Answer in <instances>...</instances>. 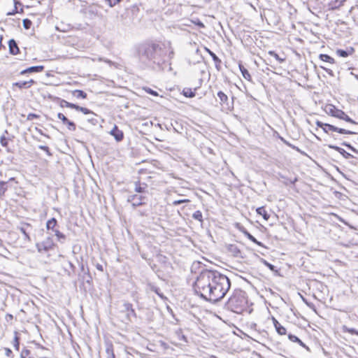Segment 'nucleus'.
<instances>
[{
    "instance_id": "nucleus-24",
    "label": "nucleus",
    "mask_w": 358,
    "mask_h": 358,
    "mask_svg": "<svg viewBox=\"0 0 358 358\" xmlns=\"http://www.w3.org/2000/svg\"><path fill=\"white\" fill-rule=\"evenodd\" d=\"M196 88L192 90V88L189 87H185L182 90V94L185 97L193 98L196 96Z\"/></svg>"
},
{
    "instance_id": "nucleus-32",
    "label": "nucleus",
    "mask_w": 358,
    "mask_h": 358,
    "mask_svg": "<svg viewBox=\"0 0 358 358\" xmlns=\"http://www.w3.org/2000/svg\"><path fill=\"white\" fill-rule=\"evenodd\" d=\"M63 124L66 125L68 129L70 131H74L76 129V124L73 122L69 120V119H67L66 120H64V122Z\"/></svg>"
},
{
    "instance_id": "nucleus-51",
    "label": "nucleus",
    "mask_w": 358,
    "mask_h": 358,
    "mask_svg": "<svg viewBox=\"0 0 358 358\" xmlns=\"http://www.w3.org/2000/svg\"><path fill=\"white\" fill-rule=\"evenodd\" d=\"M288 338L289 341H291L292 342H294V343H297V342H299V338H298L295 335H293L292 334H288Z\"/></svg>"
},
{
    "instance_id": "nucleus-20",
    "label": "nucleus",
    "mask_w": 358,
    "mask_h": 358,
    "mask_svg": "<svg viewBox=\"0 0 358 358\" xmlns=\"http://www.w3.org/2000/svg\"><path fill=\"white\" fill-rule=\"evenodd\" d=\"M173 336L177 339V341L180 343H187V337L183 334L182 330L181 329H178L174 331Z\"/></svg>"
},
{
    "instance_id": "nucleus-2",
    "label": "nucleus",
    "mask_w": 358,
    "mask_h": 358,
    "mask_svg": "<svg viewBox=\"0 0 358 358\" xmlns=\"http://www.w3.org/2000/svg\"><path fill=\"white\" fill-rule=\"evenodd\" d=\"M136 50L139 62L144 66L164 70L166 53L159 44L142 43L136 45Z\"/></svg>"
},
{
    "instance_id": "nucleus-52",
    "label": "nucleus",
    "mask_w": 358,
    "mask_h": 358,
    "mask_svg": "<svg viewBox=\"0 0 358 358\" xmlns=\"http://www.w3.org/2000/svg\"><path fill=\"white\" fill-rule=\"evenodd\" d=\"M38 148L40 150H42L45 151L47 153L48 155H49V156L52 155V153L50 152V149H49V148L48 146H46V145H38Z\"/></svg>"
},
{
    "instance_id": "nucleus-57",
    "label": "nucleus",
    "mask_w": 358,
    "mask_h": 358,
    "mask_svg": "<svg viewBox=\"0 0 358 358\" xmlns=\"http://www.w3.org/2000/svg\"><path fill=\"white\" fill-rule=\"evenodd\" d=\"M57 117L62 120V123L64 122V120H66L68 118L62 113L57 114Z\"/></svg>"
},
{
    "instance_id": "nucleus-5",
    "label": "nucleus",
    "mask_w": 358,
    "mask_h": 358,
    "mask_svg": "<svg viewBox=\"0 0 358 358\" xmlns=\"http://www.w3.org/2000/svg\"><path fill=\"white\" fill-rule=\"evenodd\" d=\"M57 99L58 100V103H59L60 107H62V108L66 107V108L75 109L77 111L82 112L83 114H92L93 113V112L91 110H90L87 108L80 106L73 103H70L64 99H60L58 97L57 98Z\"/></svg>"
},
{
    "instance_id": "nucleus-45",
    "label": "nucleus",
    "mask_w": 358,
    "mask_h": 358,
    "mask_svg": "<svg viewBox=\"0 0 358 358\" xmlns=\"http://www.w3.org/2000/svg\"><path fill=\"white\" fill-rule=\"evenodd\" d=\"M282 178L285 179V181L284 182V184L285 185H288L289 184H295V182L298 180V178L295 177L294 179H288L284 176H282Z\"/></svg>"
},
{
    "instance_id": "nucleus-7",
    "label": "nucleus",
    "mask_w": 358,
    "mask_h": 358,
    "mask_svg": "<svg viewBox=\"0 0 358 358\" xmlns=\"http://www.w3.org/2000/svg\"><path fill=\"white\" fill-rule=\"evenodd\" d=\"M122 312L127 313V319L129 322H133L134 319H136V313L133 308V305L129 302H124L122 305Z\"/></svg>"
},
{
    "instance_id": "nucleus-28",
    "label": "nucleus",
    "mask_w": 358,
    "mask_h": 358,
    "mask_svg": "<svg viewBox=\"0 0 358 358\" xmlns=\"http://www.w3.org/2000/svg\"><path fill=\"white\" fill-rule=\"evenodd\" d=\"M147 187L145 183H141L140 181L135 182V191L138 193H143Z\"/></svg>"
},
{
    "instance_id": "nucleus-17",
    "label": "nucleus",
    "mask_w": 358,
    "mask_h": 358,
    "mask_svg": "<svg viewBox=\"0 0 358 358\" xmlns=\"http://www.w3.org/2000/svg\"><path fill=\"white\" fill-rule=\"evenodd\" d=\"M272 321L278 334L285 335L287 334L286 329L274 317H272Z\"/></svg>"
},
{
    "instance_id": "nucleus-18",
    "label": "nucleus",
    "mask_w": 358,
    "mask_h": 358,
    "mask_svg": "<svg viewBox=\"0 0 358 358\" xmlns=\"http://www.w3.org/2000/svg\"><path fill=\"white\" fill-rule=\"evenodd\" d=\"M52 233H54L55 236H56L57 238V240L59 243H60L61 244H64L66 241H67V236L63 234L62 232H61L58 228H56L55 230H53L52 231Z\"/></svg>"
},
{
    "instance_id": "nucleus-25",
    "label": "nucleus",
    "mask_w": 358,
    "mask_h": 358,
    "mask_svg": "<svg viewBox=\"0 0 358 358\" xmlns=\"http://www.w3.org/2000/svg\"><path fill=\"white\" fill-rule=\"evenodd\" d=\"M57 227V220L52 217L48 220L46 222V228L48 230H51L52 231L55 230Z\"/></svg>"
},
{
    "instance_id": "nucleus-1",
    "label": "nucleus",
    "mask_w": 358,
    "mask_h": 358,
    "mask_svg": "<svg viewBox=\"0 0 358 358\" xmlns=\"http://www.w3.org/2000/svg\"><path fill=\"white\" fill-rule=\"evenodd\" d=\"M231 287L229 278L216 270H203L193 285L195 294L201 299L217 303L223 299Z\"/></svg>"
},
{
    "instance_id": "nucleus-63",
    "label": "nucleus",
    "mask_w": 358,
    "mask_h": 358,
    "mask_svg": "<svg viewBox=\"0 0 358 358\" xmlns=\"http://www.w3.org/2000/svg\"><path fill=\"white\" fill-rule=\"evenodd\" d=\"M96 269H97V270H99V271H103V266H102L101 264H97L96 265Z\"/></svg>"
},
{
    "instance_id": "nucleus-6",
    "label": "nucleus",
    "mask_w": 358,
    "mask_h": 358,
    "mask_svg": "<svg viewBox=\"0 0 358 358\" xmlns=\"http://www.w3.org/2000/svg\"><path fill=\"white\" fill-rule=\"evenodd\" d=\"M55 246L53 239L51 236H48L45 240L36 244V248L38 252H47L52 250Z\"/></svg>"
},
{
    "instance_id": "nucleus-23",
    "label": "nucleus",
    "mask_w": 358,
    "mask_h": 358,
    "mask_svg": "<svg viewBox=\"0 0 358 358\" xmlns=\"http://www.w3.org/2000/svg\"><path fill=\"white\" fill-rule=\"evenodd\" d=\"M238 67H239V69L241 72V74L243 76V77L248 80V81H252V77L250 74V73L248 72V71L243 66V65L241 64V63H239L238 64Z\"/></svg>"
},
{
    "instance_id": "nucleus-60",
    "label": "nucleus",
    "mask_w": 358,
    "mask_h": 358,
    "mask_svg": "<svg viewBox=\"0 0 358 358\" xmlns=\"http://www.w3.org/2000/svg\"><path fill=\"white\" fill-rule=\"evenodd\" d=\"M13 354L12 350L10 348H5V355L6 356L10 357Z\"/></svg>"
},
{
    "instance_id": "nucleus-31",
    "label": "nucleus",
    "mask_w": 358,
    "mask_h": 358,
    "mask_svg": "<svg viewBox=\"0 0 358 358\" xmlns=\"http://www.w3.org/2000/svg\"><path fill=\"white\" fill-rule=\"evenodd\" d=\"M268 55L271 57H274L279 63H282L285 61V58L280 57L275 51L270 50L268 52Z\"/></svg>"
},
{
    "instance_id": "nucleus-34",
    "label": "nucleus",
    "mask_w": 358,
    "mask_h": 358,
    "mask_svg": "<svg viewBox=\"0 0 358 358\" xmlns=\"http://www.w3.org/2000/svg\"><path fill=\"white\" fill-rule=\"evenodd\" d=\"M15 336L13 339V347L16 350H19L20 349V338L18 337L17 334L18 333L17 331H15Z\"/></svg>"
},
{
    "instance_id": "nucleus-62",
    "label": "nucleus",
    "mask_w": 358,
    "mask_h": 358,
    "mask_svg": "<svg viewBox=\"0 0 358 358\" xmlns=\"http://www.w3.org/2000/svg\"><path fill=\"white\" fill-rule=\"evenodd\" d=\"M26 82V84H27V89L29 88L33 84L35 83V81L33 80V79H31L28 81H25Z\"/></svg>"
},
{
    "instance_id": "nucleus-54",
    "label": "nucleus",
    "mask_w": 358,
    "mask_h": 358,
    "mask_svg": "<svg viewBox=\"0 0 358 358\" xmlns=\"http://www.w3.org/2000/svg\"><path fill=\"white\" fill-rule=\"evenodd\" d=\"M144 90H145V91L147 93H148V94H151V95H153V96H158V93H157L156 91H155V90H152V89H151V88H150V87H145V88H144Z\"/></svg>"
},
{
    "instance_id": "nucleus-56",
    "label": "nucleus",
    "mask_w": 358,
    "mask_h": 358,
    "mask_svg": "<svg viewBox=\"0 0 358 358\" xmlns=\"http://www.w3.org/2000/svg\"><path fill=\"white\" fill-rule=\"evenodd\" d=\"M320 67L324 69L329 76L334 77V73L333 72L332 70H331L330 69H328V68H326L324 66H320Z\"/></svg>"
},
{
    "instance_id": "nucleus-26",
    "label": "nucleus",
    "mask_w": 358,
    "mask_h": 358,
    "mask_svg": "<svg viewBox=\"0 0 358 358\" xmlns=\"http://www.w3.org/2000/svg\"><path fill=\"white\" fill-rule=\"evenodd\" d=\"M256 212L258 215H262L263 218L266 221L270 218V215L266 212L264 206L257 208L256 209Z\"/></svg>"
},
{
    "instance_id": "nucleus-11",
    "label": "nucleus",
    "mask_w": 358,
    "mask_h": 358,
    "mask_svg": "<svg viewBox=\"0 0 358 358\" xmlns=\"http://www.w3.org/2000/svg\"><path fill=\"white\" fill-rule=\"evenodd\" d=\"M327 113L332 117L338 118L341 120L344 113L343 110L336 108L334 106L330 105L327 108Z\"/></svg>"
},
{
    "instance_id": "nucleus-41",
    "label": "nucleus",
    "mask_w": 358,
    "mask_h": 358,
    "mask_svg": "<svg viewBox=\"0 0 358 358\" xmlns=\"http://www.w3.org/2000/svg\"><path fill=\"white\" fill-rule=\"evenodd\" d=\"M280 140H281V141H282L285 145H287V146H289V147L292 148V149H294V150H296V151H298V152H301L300 149H299L298 147H296V146H295V145H294L291 144L289 142H288L287 141H286L284 138L280 137Z\"/></svg>"
},
{
    "instance_id": "nucleus-37",
    "label": "nucleus",
    "mask_w": 358,
    "mask_h": 358,
    "mask_svg": "<svg viewBox=\"0 0 358 358\" xmlns=\"http://www.w3.org/2000/svg\"><path fill=\"white\" fill-rule=\"evenodd\" d=\"M341 145L346 147L347 148H348L350 150H351L354 153L358 154V150H357L355 148H354L350 143H349L346 141H343L341 143Z\"/></svg>"
},
{
    "instance_id": "nucleus-3",
    "label": "nucleus",
    "mask_w": 358,
    "mask_h": 358,
    "mask_svg": "<svg viewBox=\"0 0 358 358\" xmlns=\"http://www.w3.org/2000/svg\"><path fill=\"white\" fill-rule=\"evenodd\" d=\"M225 308L237 314H241L248 307L246 293L235 290L224 306Z\"/></svg>"
},
{
    "instance_id": "nucleus-47",
    "label": "nucleus",
    "mask_w": 358,
    "mask_h": 358,
    "mask_svg": "<svg viewBox=\"0 0 358 358\" xmlns=\"http://www.w3.org/2000/svg\"><path fill=\"white\" fill-rule=\"evenodd\" d=\"M122 1V0H106V1H107L110 7H114L115 6L120 3Z\"/></svg>"
},
{
    "instance_id": "nucleus-58",
    "label": "nucleus",
    "mask_w": 358,
    "mask_h": 358,
    "mask_svg": "<svg viewBox=\"0 0 358 358\" xmlns=\"http://www.w3.org/2000/svg\"><path fill=\"white\" fill-rule=\"evenodd\" d=\"M5 320L7 322H9L13 320V315L12 314L8 313L6 315Z\"/></svg>"
},
{
    "instance_id": "nucleus-8",
    "label": "nucleus",
    "mask_w": 358,
    "mask_h": 358,
    "mask_svg": "<svg viewBox=\"0 0 358 358\" xmlns=\"http://www.w3.org/2000/svg\"><path fill=\"white\" fill-rule=\"evenodd\" d=\"M227 251L231 254L234 257L237 258H244L243 255V252L241 251L240 248L236 244H229L227 246Z\"/></svg>"
},
{
    "instance_id": "nucleus-43",
    "label": "nucleus",
    "mask_w": 358,
    "mask_h": 358,
    "mask_svg": "<svg viewBox=\"0 0 358 358\" xmlns=\"http://www.w3.org/2000/svg\"><path fill=\"white\" fill-rule=\"evenodd\" d=\"M191 22L193 24H194L195 25H196L197 27H199V28L205 27L204 24L199 18H195L194 20H192Z\"/></svg>"
},
{
    "instance_id": "nucleus-4",
    "label": "nucleus",
    "mask_w": 358,
    "mask_h": 358,
    "mask_svg": "<svg viewBox=\"0 0 358 358\" xmlns=\"http://www.w3.org/2000/svg\"><path fill=\"white\" fill-rule=\"evenodd\" d=\"M316 125L322 128L324 132L326 134H330V131H335L338 132L341 134H354L355 132L352 131L350 130H347L345 129L337 127L333 124H329V123H324L321 121L317 120L316 121Z\"/></svg>"
},
{
    "instance_id": "nucleus-21",
    "label": "nucleus",
    "mask_w": 358,
    "mask_h": 358,
    "mask_svg": "<svg viewBox=\"0 0 358 358\" xmlns=\"http://www.w3.org/2000/svg\"><path fill=\"white\" fill-rule=\"evenodd\" d=\"M210 56L212 57L213 62H215V68L220 71V64L222 63L221 59L210 50L206 49Z\"/></svg>"
},
{
    "instance_id": "nucleus-61",
    "label": "nucleus",
    "mask_w": 358,
    "mask_h": 358,
    "mask_svg": "<svg viewBox=\"0 0 358 358\" xmlns=\"http://www.w3.org/2000/svg\"><path fill=\"white\" fill-rule=\"evenodd\" d=\"M299 342H297V343H299V345H301V347L304 348L308 351H310V348L301 339H299Z\"/></svg>"
},
{
    "instance_id": "nucleus-33",
    "label": "nucleus",
    "mask_w": 358,
    "mask_h": 358,
    "mask_svg": "<svg viewBox=\"0 0 358 358\" xmlns=\"http://www.w3.org/2000/svg\"><path fill=\"white\" fill-rule=\"evenodd\" d=\"M3 133L0 137V143L3 147L6 148L8 145V139L5 136V134H8V131L5 130Z\"/></svg>"
},
{
    "instance_id": "nucleus-42",
    "label": "nucleus",
    "mask_w": 358,
    "mask_h": 358,
    "mask_svg": "<svg viewBox=\"0 0 358 358\" xmlns=\"http://www.w3.org/2000/svg\"><path fill=\"white\" fill-rule=\"evenodd\" d=\"M6 182L0 181V196L3 195L5 192L6 191Z\"/></svg>"
},
{
    "instance_id": "nucleus-39",
    "label": "nucleus",
    "mask_w": 358,
    "mask_h": 358,
    "mask_svg": "<svg viewBox=\"0 0 358 358\" xmlns=\"http://www.w3.org/2000/svg\"><path fill=\"white\" fill-rule=\"evenodd\" d=\"M148 286L150 287V290L154 292L155 293H156L159 297H161V298L164 297L163 294L162 293H160V289L159 287H157L152 284H149Z\"/></svg>"
},
{
    "instance_id": "nucleus-22",
    "label": "nucleus",
    "mask_w": 358,
    "mask_h": 358,
    "mask_svg": "<svg viewBox=\"0 0 358 358\" xmlns=\"http://www.w3.org/2000/svg\"><path fill=\"white\" fill-rule=\"evenodd\" d=\"M354 52V49L352 48H350V49L343 50L338 49L336 50V54L341 57H347L349 55H352Z\"/></svg>"
},
{
    "instance_id": "nucleus-40",
    "label": "nucleus",
    "mask_w": 358,
    "mask_h": 358,
    "mask_svg": "<svg viewBox=\"0 0 358 358\" xmlns=\"http://www.w3.org/2000/svg\"><path fill=\"white\" fill-rule=\"evenodd\" d=\"M22 24L25 29H29L32 25V22L29 19L26 18L22 20Z\"/></svg>"
},
{
    "instance_id": "nucleus-27",
    "label": "nucleus",
    "mask_w": 358,
    "mask_h": 358,
    "mask_svg": "<svg viewBox=\"0 0 358 358\" xmlns=\"http://www.w3.org/2000/svg\"><path fill=\"white\" fill-rule=\"evenodd\" d=\"M72 94L73 96L76 97L77 99H87V94L86 92H85L83 90H75L72 92Z\"/></svg>"
},
{
    "instance_id": "nucleus-13",
    "label": "nucleus",
    "mask_w": 358,
    "mask_h": 358,
    "mask_svg": "<svg viewBox=\"0 0 358 358\" xmlns=\"http://www.w3.org/2000/svg\"><path fill=\"white\" fill-rule=\"evenodd\" d=\"M328 147L329 148L333 149V150L337 151L338 152H339L345 159L355 158L352 155L348 152L343 148H342L339 146L329 144V145H328Z\"/></svg>"
},
{
    "instance_id": "nucleus-12",
    "label": "nucleus",
    "mask_w": 358,
    "mask_h": 358,
    "mask_svg": "<svg viewBox=\"0 0 358 358\" xmlns=\"http://www.w3.org/2000/svg\"><path fill=\"white\" fill-rule=\"evenodd\" d=\"M110 134L114 137L117 142H120L124 138V133L119 129L117 125H114L113 129L110 131Z\"/></svg>"
},
{
    "instance_id": "nucleus-29",
    "label": "nucleus",
    "mask_w": 358,
    "mask_h": 358,
    "mask_svg": "<svg viewBox=\"0 0 358 358\" xmlns=\"http://www.w3.org/2000/svg\"><path fill=\"white\" fill-rule=\"evenodd\" d=\"M106 353L107 355V358H115L112 344L108 343L106 345Z\"/></svg>"
},
{
    "instance_id": "nucleus-55",
    "label": "nucleus",
    "mask_w": 358,
    "mask_h": 358,
    "mask_svg": "<svg viewBox=\"0 0 358 358\" xmlns=\"http://www.w3.org/2000/svg\"><path fill=\"white\" fill-rule=\"evenodd\" d=\"M29 354H30V350H29L24 349V350H22V351L21 352V355H20L21 358H23V357L26 358V357L28 356Z\"/></svg>"
},
{
    "instance_id": "nucleus-48",
    "label": "nucleus",
    "mask_w": 358,
    "mask_h": 358,
    "mask_svg": "<svg viewBox=\"0 0 358 358\" xmlns=\"http://www.w3.org/2000/svg\"><path fill=\"white\" fill-rule=\"evenodd\" d=\"M80 268L81 273L83 274V275H90L89 269L87 268H85V265H84L83 263H81L80 264Z\"/></svg>"
},
{
    "instance_id": "nucleus-14",
    "label": "nucleus",
    "mask_w": 358,
    "mask_h": 358,
    "mask_svg": "<svg viewBox=\"0 0 358 358\" xmlns=\"http://www.w3.org/2000/svg\"><path fill=\"white\" fill-rule=\"evenodd\" d=\"M239 230L252 242H253L254 243L257 244L259 246L264 247V244L262 242L257 241L251 234H250L247 231V229L245 227H239Z\"/></svg>"
},
{
    "instance_id": "nucleus-36",
    "label": "nucleus",
    "mask_w": 358,
    "mask_h": 358,
    "mask_svg": "<svg viewBox=\"0 0 358 358\" xmlns=\"http://www.w3.org/2000/svg\"><path fill=\"white\" fill-rule=\"evenodd\" d=\"M15 87H18L20 90L21 89H27V84H26L25 81H19V82H16V83H13V89Z\"/></svg>"
},
{
    "instance_id": "nucleus-59",
    "label": "nucleus",
    "mask_w": 358,
    "mask_h": 358,
    "mask_svg": "<svg viewBox=\"0 0 358 358\" xmlns=\"http://www.w3.org/2000/svg\"><path fill=\"white\" fill-rule=\"evenodd\" d=\"M348 332L351 334L352 335H357L358 336V331L354 328H350L348 329Z\"/></svg>"
},
{
    "instance_id": "nucleus-35",
    "label": "nucleus",
    "mask_w": 358,
    "mask_h": 358,
    "mask_svg": "<svg viewBox=\"0 0 358 358\" xmlns=\"http://www.w3.org/2000/svg\"><path fill=\"white\" fill-rule=\"evenodd\" d=\"M192 217H193L194 220L199 221L201 223H202V222H203V215H202V213H201V211H200V210H196V211H195V212L192 214Z\"/></svg>"
},
{
    "instance_id": "nucleus-19",
    "label": "nucleus",
    "mask_w": 358,
    "mask_h": 358,
    "mask_svg": "<svg viewBox=\"0 0 358 358\" xmlns=\"http://www.w3.org/2000/svg\"><path fill=\"white\" fill-rule=\"evenodd\" d=\"M9 52L11 55H15L20 52V49L16 41L14 39H10L8 41Z\"/></svg>"
},
{
    "instance_id": "nucleus-50",
    "label": "nucleus",
    "mask_w": 358,
    "mask_h": 358,
    "mask_svg": "<svg viewBox=\"0 0 358 358\" xmlns=\"http://www.w3.org/2000/svg\"><path fill=\"white\" fill-rule=\"evenodd\" d=\"M188 202H189V199H179V200H176V201H173V205L178 206L180 204L188 203Z\"/></svg>"
},
{
    "instance_id": "nucleus-16",
    "label": "nucleus",
    "mask_w": 358,
    "mask_h": 358,
    "mask_svg": "<svg viewBox=\"0 0 358 358\" xmlns=\"http://www.w3.org/2000/svg\"><path fill=\"white\" fill-rule=\"evenodd\" d=\"M44 70L43 66H30L20 72L21 75H24L26 73H39Z\"/></svg>"
},
{
    "instance_id": "nucleus-10",
    "label": "nucleus",
    "mask_w": 358,
    "mask_h": 358,
    "mask_svg": "<svg viewBox=\"0 0 358 358\" xmlns=\"http://www.w3.org/2000/svg\"><path fill=\"white\" fill-rule=\"evenodd\" d=\"M143 199H145L144 196L134 194L128 197L127 201L131 203L134 207H137L145 204V202L143 201Z\"/></svg>"
},
{
    "instance_id": "nucleus-64",
    "label": "nucleus",
    "mask_w": 358,
    "mask_h": 358,
    "mask_svg": "<svg viewBox=\"0 0 358 358\" xmlns=\"http://www.w3.org/2000/svg\"><path fill=\"white\" fill-rule=\"evenodd\" d=\"M265 62L267 65H271L273 67V66L271 64L272 62L270 58H266L265 59Z\"/></svg>"
},
{
    "instance_id": "nucleus-15",
    "label": "nucleus",
    "mask_w": 358,
    "mask_h": 358,
    "mask_svg": "<svg viewBox=\"0 0 358 358\" xmlns=\"http://www.w3.org/2000/svg\"><path fill=\"white\" fill-rule=\"evenodd\" d=\"M31 226L29 223L23 224L20 227H17V229L24 235V240L27 241H30L31 238L27 232L28 228H30Z\"/></svg>"
},
{
    "instance_id": "nucleus-38",
    "label": "nucleus",
    "mask_w": 358,
    "mask_h": 358,
    "mask_svg": "<svg viewBox=\"0 0 358 358\" xmlns=\"http://www.w3.org/2000/svg\"><path fill=\"white\" fill-rule=\"evenodd\" d=\"M90 115H92V117H90L87 119V121L90 122L92 125H96L99 123L98 119L96 118L97 115L94 113Z\"/></svg>"
},
{
    "instance_id": "nucleus-30",
    "label": "nucleus",
    "mask_w": 358,
    "mask_h": 358,
    "mask_svg": "<svg viewBox=\"0 0 358 358\" xmlns=\"http://www.w3.org/2000/svg\"><path fill=\"white\" fill-rule=\"evenodd\" d=\"M319 58L323 61V62H328V63H330V64H334L335 62V60L333 57H331V56L327 55V54H320L319 55Z\"/></svg>"
},
{
    "instance_id": "nucleus-44",
    "label": "nucleus",
    "mask_w": 358,
    "mask_h": 358,
    "mask_svg": "<svg viewBox=\"0 0 358 358\" xmlns=\"http://www.w3.org/2000/svg\"><path fill=\"white\" fill-rule=\"evenodd\" d=\"M341 120H345V122L352 124H356V122L352 118H350L345 112L343 113Z\"/></svg>"
},
{
    "instance_id": "nucleus-53",
    "label": "nucleus",
    "mask_w": 358,
    "mask_h": 358,
    "mask_svg": "<svg viewBox=\"0 0 358 358\" xmlns=\"http://www.w3.org/2000/svg\"><path fill=\"white\" fill-rule=\"evenodd\" d=\"M39 117H40L39 115H37L36 113H29L27 117V120H33L34 119H37Z\"/></svg>"
},
{
    "instance_id": "nucleus-9",
    "label": "nucleus",
    "mask_w": 358,
    "mask_h": 358,
    "mask_svg": "<svg viewBox=\"0 0 358 358\" xmlns=\"http://www.w3.org/2000/svg\"><path fill=\"white\" fill-rule=\"evenodd\" d=\"M217 96L220 99V103L222 106H226L228 109L233 108V101L230 103L228 96L224 92L219 91L217 92Z\"/></svg>"
},
{
    "instance_id": "nucleus-49",
    "label": "nucleus",
    "mask_w": 358,
    "mask_h": 358,
    "mask_svg": "<svg viewBox=\"0 0 358 358\" xmlns=\"http://www.w3.org/2000/svg\"><path fill=\"white\" fill-rule=\"evenodd\" d=\"M14 3H15V8L11 12L8 13V15H14L15 14H16L18 12L17 8V4L21 5V3L18 1H17L16 0H14Z\"/></svg>"
},
{
    "instance_id": "nucleus-46",
    "label": "nucleus",
    "mask_w": 358,
    "mask_h": 358,
    "mask_svg": "<svg viewBox=\"0 0 358 358\" xmlns=\"http://www.w3.org/2000/svg\"><path fill=\"white\" fill-rule=\"evenodd\" d=\"M263 262V264L266 266L268 267L271 271H274L275 270V266L274 265H273L272 264L268 262L265 259H262V261Z\"/></svg>"
}]
</instances>
